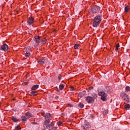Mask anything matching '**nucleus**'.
Returning a JSON list of instances; mask_svg holds the SVG:
<instances>
[{"label":"nucleus","mask_w":130,"mask_h":130,"mask_svg":"<svg viewBox=\"0 0 130 130\" xmlns=\"http://www.w3.org/2000/svg\"><path fill=\"white\" fill-rule=\"evenodd\" d=\"M101 21H102V14H100L95 16L93 20V27H98L99 26V24L101 23Z\"/></svg>","instance_id":"obj_1"},{"label":"nucleus","mask_w":130,"mask_h":130,"mask_svg":"<svg viewBox=\"0 0 130 130\" xmlns=\"http://www.w3.org/2000/svg\"><path fill=\"white\" fill-rule=\"evenodd\" d=\"M120 96L122 98L123 100L126 102V103H129V96L125 92H123L120 93Z\"/></svg>","instance_id":"obj_2"},{"label":"nucleus","mask_w":130,"mask_h":130,"mask_svg":"<svg viewBox=\"0 0 130 130\" xmlns=\"http://www.w3.org/2000/svg\"><path fill=\"white\" fill-rule=\"evenodd\" d=\"M48 123H49V120H45L44 122V127L45 129L51 128V129H53V125H54V124H50L48 125Z\"/></svg>","instance_id":"obj_3"},{"label":"nucleus","mask_w":130,"mask_h":130,"mask_svg":"<svg viewBox=\"0 0 130 130\" xmlns=\"http://www.w3.org/2000/svg\"><path fill=\"white\" fill-rule=\"evenodd\" d=\"M99 95L101 96V100H103V101H106L107 100V99H106V97H107V94H106L104 91H99Z\"/></svg>","instance_id":"obj_4"},{"label":"nucleus","mask_w":130,"mask_h":130,"mask_svg":"<svg viewBox=\"0 0 130 130\" xmlns=\"http://www.w3.org/2000/svg\"><path fill=\"white\" fill-rule=\"evenodd\" d=\"M34 41L36 42L35 46H39V43L41 42V37L38 36H36L34 38Z\"/></svg>","instance_id":"obj_5"},{"label":"nucleus","mask_w":130,"mask_h":130,"mask_svg":"<svg viewBox=\"0 0 130 130\" xmlns=\"http://www.w3.org/2000/svg\"><path fill=\"white\" fill-rule=\"evenodd\" d=\"M82 127L83 129L85 130H89L90 129V127H91V125H90V123L87 122V120L84 121V124L82 125Z\"/></svg>","instance_id":"obj_6"},{"label":"nucleus","mask_w":130,"mask_h":130,"mask_svg":"<svg viewBox=\"0 0 130 130\" xmlns=\"http://www.w3.org/2000/svg\"><path fill=\"white\" fill-rule=\"evenodd\" d=\"M100 11V7L98 6H94L91 8V12L93 14H98Z\"/></svg>","instance_id":"obj_7"},{"label":"nucleus","mask_w":130,"mask_h":130,"mask_svg":"<svg viewBox=\"0 0 130 130\" xmlns=\"http://www.w3.org/2000/svg\"><path fill=\"white\" fill-rule=\"evenodd\" d=\"M39 64H47L48 63V59L47 58L41 59L38 61Z\"/></svg>","instance_id":"obj_8"},{"label":"nucleus","mask_w":130,"mask_h":130,"mask_svg":"<svg viewBox=\"0 0 130 130\" xmlns=\"http://www.w3.org/2000/svg\"><path fill=\"white\" fill-rule=\"evenodd\" d=\"M85 100L87 103H93L94 102V99L92 98V96H88L86 98Z\"/></svg>","instance_id":"obj_9"},{"label":"nucleus","mask_w":130,"mask_h":130,"mask_svg":"<svg viewBox=\"0 0 130 130\" xmlns=\"http://www.w3.org/2000/svg\"><path fill=\"white\" fill-rule=\"evenodd\" d=\"M8 49H9V46L7 44H4L1 46V50H3V51H8Z\"/></svg>","instance_id":"obj_10"},{"label":"nucleus","mask_w":130,"mask_h":130,"mask_svg":"<svg viewBox=\"0 0 130 130\" xmlns=\"http://www.w3.org/2000/svg\"><path fill=\"white\" fill-rule=\"evenodd\" d=\"M34 23V19H33V17H29L27 19V23L29 26H31L32 24Z\"/></svg>","instance_id":"obj_11"},{"label":"nucleus","mask_w":130,"mask_h":130,"mask_svg":"<svg viewBox=\"0 0 130 130\" xmlns=\"http://www.w3.org/2000/svg\"><path fill=\"white\" fill-rule=\"evenodd\" d=\"M46 116H47L48 119H47L46 120H48L49 122H50V120H51L52 119V116H51V114H50V113H47Z\"/></svg>","instance_id":"obj_12"},{"label":"nucleus","mask_w":130,"mask_h":130,"mask_svg":"<svg viewBox=\"0 0 130 130\" xmlns=\"http://www.w3.org/2000/svg\"><path fill=\"white\" fill-rule=\"evenodd\" d=\"M25 115L27 118H31V117H33V115L30 112L26 113Z\"/></svg>","instance_id":"obj_13"},{"label":"nucleus","mask_w":130,"mask_h":130,"mask_svg":"<svg viewBox=\"0 0 130 130\" xmlns=\"http://www.w3.org/2000/svg\"><path fill=\"white\" fill-rule=\"evenodd\" d=\"M46 41H47V40L45 38H43V39L41 38V43L42 44H45V43H46Z\"/></svg>","instance_id":"obj_14"},{"label":"nucleus","mask_w":130,"mask_h":130,"mask_svg":"<svg viewBox=\"0 0 130 130\" xmlns=\"http://www.w3.org/2000/svg\"><path fill=\"white\" fill-rule=\"evenodd\" d=\"M87 95V93H86V91L84 90L81 93H79V95L80 96V97H83V96H86Z\"/></svg>","instance_id":"obj_15"},{"label":"nucleus","mask_w":130,"mask_h":130,"mask_svg":"<svg viewBox=\"0 0 130 130\" xmlns=\"http://www.w3.org/2000/svg\"><path fill=\"white\" fill-rule=\"evenodd\" d=\"M38 88H39V85H34L31 87V90H36L37 89H38Z\"/></svg>","instance_id":"obj_16"},{"label":"nucleus","mask_w":130,"mask_h":130,"mask_svg":"<svg viewBox=\"0 0 130 130\" xmlns=\"http://www.w3.org/2000/svg\"><path fill=\"white\" fill-rule=\"evenodd\" d=\"M27 118H26V116H22L21 117V120H22V121H27Z\"/></svg>","instance_id":"obj_17"},{"label":"nucleus","mask_w":130,"mask_h":130,"mask_svg":"<svg viewBox=\"0 0 130 130\" xmlns=\"http://www.w3.org/2000/svg\"><path fill=\"white\" fill-rule=\"evenodd\" d=\"M124 108H125V109H126V110H128L130 108V105L128 104H126L124 106Z\"/></svg>","instance_id":"obj_18"},{"label":"nucleus","mask_w":130,"mask_h":130,"mask_svg":"<svg viewBox=\"0 0 130 130\" xmlns=\"http://www.w3.org/2000/svg\"><path fill=\"white\" fill-rule=\"evenodd\" d=\"M125 91L126 93L130 92V87L128 86H126Z\"/></svg>","instance_id":"obj_19"},{"label":"nucleus","mask_w":130,"mask_h":130,"mask_svg":"<svg viewBox=\"0 0 130 130\" xmlns=\"http://www.w3.org/2000/svg\"><path fill=\"white\" fill-rule=\"evenodd\" d=\"M63 88H64V85L62 84H60L59 86V90H63Z\"/></svg>","instance_id":"obj_20"},{"label":"nucleus","mask_w":130,"mask_h":130,"mask_svg":"<svg viewBox=\"0 0 130 130\" xmlns=\"http://www.w3.org/2000/svg\"><path fill=\"white\" fill-rule=\"evenodd\" d=\"M129 10V7L128 6H126L124 8V11L126 13H128V11Z\"/></svg>","instance_id":"obj_21"},{"label":"nucleus","mask_w":130,"mask_h":130,"mask_svg":"<svg viewBox=\"0 0 130 130\" xmlns=\"http://www.w3.org/2000/svg\"><path fill=\"white\" fill-rule=\"evenodd\" d=\"M12 119L14 122H17L19 120L17 119V118H15V117H12Z\"/></svg>","instance_id":"obj_22"},{"label":"nucleus","mask_w":130,"mask_h":130,"mask_svg":"<svg viewBox=\"0 0 130 130\" xmlns=\"http://www.w3.org/2000/svg\"><path fill=\"white\" fill-rule=\"evenodd\" d=\"M30 94L31 95H33L34 96H36V95H37V92L34 91H31L30 92Z\"/></svg>","instance_id":"obj_23"},{"label":"nucleus","mask_w":130,"mask_h":130,"mask_svg":"<svg viewBox=\"0 0 130 130\" xmlns=\"http://www.w3.org/2000/svg\"><path fill=\"white\" fill-rule=\"evenodd\" d=\"M30 50V49L28 48H24L23 49V51L24 52H29V51Z\"/></svg>","instance_id":"obj_24"},{"label":"nucleus","mask_w":130,"mask_h":130,"mask_svg":"<svg viewBox=\"0 0 130 130\" xmlns=\"http://www.w3.org/2000/svg\"><path fill=\"white\" fill-rule=\"evenodd\" d=\"M78 106L80 108H84V105L82 103H79Z\"/></svg>","instance_id":"obj_25"},{"label":"nucleus","mask_w":130,"mask_h":130,"mask_svg":"<svg viewBox=\"0 0 130 130\" xmlns=\"http://www.w3.org/2000/svg\"><path fill=\"white\" fill-rule=\"evenodd\" d=\"M25 56H26V57H29L30 56V53L29 52H26Z\"/></svg>","instance_id":"obj_26"},{"label":"nucleus","mask_w":130,"mask_h":130,"mask_svg":"<svg viewBox=\"0 0 130 130\" xmlns=\"http://www.w3.org/2000/svg\"><path fill=\"white\" fill-rule=\"evenodd\" d=\"M80 46V45L78 44H76L74 45V48L75 49H78V48Z\"/></svg>","instance_id":"obj_27"},{"label":"nucleus","mask_w":130,"mask_h":130,"mask_svg":"<svg viewBox=\"0 0 130 130\" xmlns=\"http://www.w3.org/2000/svg\"><path fill=\"white\" fill-rule=\"evenodd\" d=\"M119 47V43H118L117 44H116V48H115V50L116 51H117V50H118V48Z\"/></svg>","instance_id":"obj_28"},{"label":"nucleus","mask_w":130,"mask_h":130,"mask_svg":"<svg viewBox=\"0 0 130 130\" xmlns=\"http://www.w3.org/2000/svg\"><path fill=\"white\" fill-rule=\"evenodd\" d=\"M92 96L93 98V99L97 98V94L96 93H92Z\"/></svg>","instance_id":"obj_29"},{"label":"nucleus","mask_w":130,"mask_h":130,"mask_svg":"<svg viewBox=\"0 0 130 130\" xmlns=\"http://www.w3.org/2000/svg\"><path fill=\"white\" fill-rule=\"evenodd\" d=\"M15 129L20 130V129H21V127L20 126H16L15 127Z\"/></svg>","instance_id":"obj_30"},{"label":"nucleus","mask_w":130,"mask_h":130,"mask_svg":"<svg viewBox=\"0 0 130 130\" xmlns=\"http://www.w3.org/2000/svg\"><path fill=\"white\" fill-rule=\"evenodd\" d=\"M106 89L107 92H110V87H107L106 88Z\"/></svg>","instance_id":"obj_31"},{"label":"nucleus","mask_w":130,"mask_h":130,"mask_svg":"<svg viewBox=\"0 0 130 130\" xmlns=\"http://www.w3.org/2000/svg\"><path fill=\"white\" fill-rule=\"evenodd\" d=\"M42 116H44L45 117V119H46V115H45V114L44 113H42Z\"/></svg>","instance_id":"obj_32"},{"label":"nucleus","mask_w":130,"mask_h":130,"mask_svg":"<svg viewBox=\"0 0 130 130\" xmlns=\"http://www.w3.org/2000/svg\"><path fill=\"white\" fill-rule=\"evenodd\" d=\"M57 124H58V125H61V124H62V122L60 121H58L57 122Z\"/></svg>","instance_id":"obj_33"},{"label":"nucleus","mask_w":130,"mask_h":130,"mask_svg":"<svg viewBox=\"0 0 130 130\" xmlns=\"http://www.w3.org/2000/svg\"><path fill=\"white\" fill-rule=\"evenodd\" d=\"M68 107H74V105H73L71 104H68Z\"/></svg>","instance_id":"obj_34"},{"label":"nucleus","mask_w":130,"mask_h":130,"mask_svg":"<svg viewBox=\"0 0 130 130\" xmlns=\"http://www.w3.org/2000/svg\"><path fill=\"white\" fill-rule=\"evenodd\" d=\"M94 89V87L93 86H90L89 88V90H93Z\"/></svg>","instance_id":"obj_35"},{"label":"nucleus","mask_w":130,"mask_h":130,"mask_svg":"<svg viewBox=\"0 0 130 130\" xmlns=\"http://www.w3.org/2000/svg\"><path fill=\"white\" fill-rule=\"evenodd\" d=\"M104 113H105V114H107V113H108V110L105 111Z\"/></svg>","instance_id":"obj_36"},{"label":"nucleus","mask_w":130,"mask_h":130,"mask_svg":"<svg viewBox=\"0 0 130 130\" xmlns=\"http://www.w3.org/2000/svg\"><path fill=\"white\" fill-rule=\"evenodd\" d=\"M71 91H74V90H75V88H74V87H71Z\"/></svg>","instance_id":"obj_37"},{"label":"nucleus","mask_w":130,"mask_h":130,"mask_svg":"<svg viewBox=\"0 0 130 130\" xmlns=\"http://www.w3.org/2000/svg\"><path fill=\"white\" fill-rule=\"evenodd\" d=\"M58 80H60L61 79V77H60V76H59L58 77Z\"/></svg>","instance_id":"obj_38"},{"label":"nucleus","mask_w":130,"mask_h":130,"mask_svg":"<svg viewBox=\"0 0 130 130\" xmlns=\"http://www.w3.org/2000/svg\"><path fill=\"white\" fill-rule=\"evenodd\" d=\"M58 98H59L58 96H55V99H56V100L58 99Z\"/></svg>","instance_id":"obj_39"},{"label":"nucleus","mask_w":130,"mask_h":130,"mask_svg":"<svg viewBox=\"0 0 130 130\" xmlns=\"http://www.w3.org/2000/svg\"><path fill=\"white\" fill-rule=\"evenodd\" d=\"M49 67H47V69H49Z\"/></svg>","instance_id":"obj_40"},{"label":"nucleus","mask_w":130,"mask_h":130,"mask_svg":"<svg viewBox=\"0 0 130 130\" xmlns=\"http://www.w3.org/2000/svg\"><path fill=\"white\" fill-rule=\"evenodd\" d=\"M55 128H57V127H56Z\"/></svg>","instance_id":"obj_41"},{"label":"nucleus","mask_w":130,"mask_h":130,"mask_svg":"<svg viewBox=\"0 0 130 130\" xmlns=\"http://www.w3.org/2000/svg\"><path fill=\"white\" fill-rule=\"evenodd\" d=\"M87 92H89V90H88Z\"/></svg>","instance_id":"obj_42"}]
</instances>
